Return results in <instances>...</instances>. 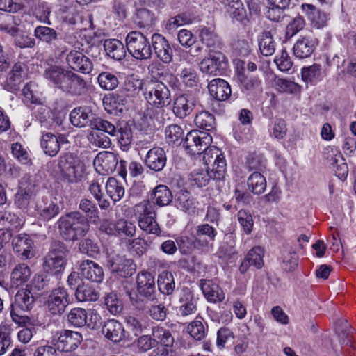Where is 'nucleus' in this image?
Wrapping results in <instances>:
<instances>
[{"label": "nucleus", "instance_id": "nucleus-1", "mask_svg": "<svg viewBox=\"0 0 356 356\" xmlns=\"http://www.w3.org/2000/svg\"><path fill=\"white\" fill-rule=\"evenodd\" d=\"M204 168L194 170L189 176L191 185L197 187L205 186L213 179H223L226 174V161L221 151L212 147L203 156Z\"/></svg>", "mask_w": 356, "mask_h": 356}, {"label": "nucleus", "instance_id": "nucleus-2", "mask_svg": "<svg viewBox=\"0 0 356 356\" xmlns=\"http://www.w3.org/2000/svg\"><path fill=\"white\" fill-rule=\"evenodd\" d=\"M44 77L58 89L72 95H81L87 88L83 78L61 66L49 65L44 71Z\"/></svg>", "mask_w": 356, "mask_h": 356}, {"label": "nucleus", "instance_id": "nucleus-3", "mask_svg": "<svg viewBox=\"0 0 356 356\" xmlns=\"http://www.w3.org/2000/svg\"><path fill=\"white\" fill-rule=\"evenodd\" d=\"M60 234L66 240L74 241L84 236L89 225L84 216L79 211H74L61 216L58 221Z\"/></svg>", "mask_w": 356, "mask_h": 356}, {"label": "nucleus", "instance_id": "nucleus-4", "mask_svg": "<svg viewBox=\"0 0 356 356\" xmlns=\"http://www.w3.org/2000/svg\"><path fill=\"white\" fill-rule=\"evenodd\" d=\"M134 211L138 226L143 231L156 236L161 234L160 227L155 220L154 207L149 201H143L136 204Z\"/></svg>", "mask_w": 356, "mask_h": 356}, {"label": "nucleus", "instance_id": "nucleus-5", "mask_svg": "<svg viewBox=\"0 0 356 356\" xmlns=\"http://www.w3.org/2000/svg\"><path fill=\"white\" fill-rule=\"evenodd\" d=\"M143 95L148 104L156 108L167 106L171 102L170 90L160 81L147 79Z\"/></svg>", "mask_w": 356, "mask_h": 356}, {"label": "nucleus", "instance_id": "nucleus-6", "mask_svg": "<svg viewBox=\"0 0 356 356\" xmlns=\"http://www.w3.org/2000/svg\"><path fill=\"white\" fill-rule=\"evenodd\" d=\"M90 129L88 139L92 146L104 149L110 147L111 140L106 134L114 136L115 127L113 124L102 119L97 120L92 124Z\"/></svg>", "mask_w": 356, "mask_h": 356}, {"label": "nucleus", "instance_id": "nucleus-7", "mask_svg": "<svg viewBox=\"0 0 356 356\" xmlns=\"http://www.w3.org/2000/svg\"><path fill=\"white\" fill-rule=\"evenodd\" d=\"M127 49L137 60H147L152 51L149 40L140 31H131L125 39Z\"/></svg>", "mask_w": 356, "mask_h": 356}, {"label": "nucleus", "instance_id": "nucleus-8", "mask_svg": "<svg viewBox=\"0 0 356 356\" xmlns=\"http://www.w3.org/2000/svg\"><path fill=\"white\" fill-rule=\"evenodd\" d=\"M67 250L62 243L55 244L46 256L43 268L47 273L57 275L62 273L67 263Z\"/></svg>", "mask_w": 356, "mask_h": 356}, {"label": "nucleus", "instance_id": "nucleus-9", "mask_svg": "<svg viewBox=\"0 0 356 356\" xmlns=\"http://www.w3.org/2000/svg\"><path fill=\"white\" fill-rule=\"evenodd\" d=\"M212 137L207 132L193 130L187 134L184 146L191 154H204L214 146L210 147Z\"/></svg>", "mask_w": 356, "mask_h": 356}, {"label": "nucleus", "instance_id": "nucleus-10", "mask_svg": "<svg viewBox=\"0 0 356 356\" xmlns=\"http://www.w3.org/2000/svg\"><path fill=\"white\" fill-rule=\"evenodd\" d=\"M35 183L33 176L26 175L19 182V187L15 195V204L19 209H26L35 194Z\"/></svg>", "mask_w": 356, "mask_h": 356}, {"label": "nucleus", "instance_id": "nucleus-11", "mask_svg": "<svg viewBox=\"0 0 356 356\" xmlns=\"http://www.w3.org/2000/svg\"><path fill=\"white\" fill-rule=\"evenodd\" d=\"M227 65L225 55L219 51L210 50L209 56L200 63V70L205 74L217 75L223 70Z\"/></svg>", "mask_w": 356, "mask_h": 356}, {"label": "nucleus", "instance_id": "nucleus-12", "mask_svg": "<svg viewBox=\"0 0 356 356\" xmlns=\"http://www.w3.org/2000/svg\"><path fill=\"white\" fill-rule=\"evenodd\" d=\"M82 340V335L79 332L70 330L57 333L53 339L57 349L65 352L75 350Z\"/></svg>", "mask_w": 356, "mask_h": 356}, {"label": "nucleus", "instance_id": "nucleus-13", "mask_svg": "<svg viewBox=\"0 0 356 356\" xmlns=\"http://www.w3.org/2000/svg\"><path fill=\"white\" fill-rule=\"evenodd\" d=\"M69 303L68 293L63 287H58L52 290L47 300L49 311L54 315L62 314Z\"/></svg>", "mask_w": 356, "mask_h": 356}, {"label": "nucleus", "instance_id": "nucleus-14", "mask_svg": "<svg viewBox=\"0 0 356 356\" xmlns=\"http://www.w3.org/2000/svg\"><path fill=\"white\" fill-rule=\"evenodd\" d=\"M97 120H102L97 118L92 110L89 106H79L74 108L70 113V120L71 124L76 127H92V124Z\"/></svg>", "mask_w": 356, "mask_h": 356}, {"label": "nucleus", "instance_id": "nucleus-15", "mask_svg": "<svg viewBox=\"0 0 356 356\" xmlns=\"http://www.w3.org/2000/svg\"><path fill=\"white\" fill-rule=\"evenodd\" d=\"M66 63L70 69L83 74H89L92 70V61L81 51L72 49L66 55Z\"/></svg>", "mask_w": 356, "mask_h": 356}, {"label": "nucleus", "instance_id": "nucleus-16", "mask_svg": "<svg viewBox=\"0 0 356 356\" xmlns=\"http://www.w3.org/2000/svg\"><path fill=\"white\" fill-rule=\"evenodd\" d=\"M118 161V156L115 153L103 151L95 156L93 165L98 173L108 175L115 170Z\"/></svg>", "mask_w": 356, "mask_h": 356}, {"label": "nucleus", "instance_id": "nucleus-17", "mask_svg": "<svg viewBox=\"0 0 356 356\" xmlns=\"http://www.w3.org/2000/svg\"><path fill=\"white\" fill-rule=\"evenodd\" d=\"M67 143L65 135H54L51 133H43L40 141L44 153L50 156H56L60 150V145Z\"/></svg>", "mask_w": 356, "mask_h": 356}, {"label": "nucleus", "instance_id": "nucleus-18", "mask_svg": "<svg viewBox=\"0 0 356 356\" xmlns=\"http://www.w3.org/2000/svg\"><path fill=\"white\" fill-rule=\"evenodd\" d=\"M318 40L312 36H300L293 47L294 56L299 59L309 58L315 51Z\"/></svg>", "mask_w": 356, "mask_h": 356}, {"label": "nucleus", "instance_id": "nucleus-19", "mask_svg": "<svg viewBox=\"0 0 356 356\" xmlns=\"http://www.w3.org/2000/svg\"><path fill=\"white\" fill-rule=\"evenodd\" d=\"M152 45L156 56L164 63H169L172 58V49L162 35L154 33L152 36Z\"/></svg>", "mask_w": 356, "mask_h": 356}, {"label": "nucleus", "instance_id": "nucleus-20", "mask_svg": "<svg viewBox=\"0 0 356 356\" xmlns=\"http://www.w3.org/2000/svg\"><path fill=\"white\" fill-rule=\"evenodd\" d=\"M81 277L92 282L99 283L104 280L103 268L91 260L83 261L80 265Z\"/></svg>", "mask_w": 356, "mask_h": 356}, {"label": "nucleus", "instance_id": "nucleus-21", "mask_svg": "<svg viewBox=\"0 0 356 356\" xmlns=\"http://www.w3.org/2000/svg\"><path fill=\"white\" fill-rule=\"evenodd\" d=\"M13 250L24 259L34 256L33 242L26 234H20L13 239Z\"/></svg>", "mask_w": 356, "mask_h": 356}, {"label": "nucleus", "instance_id": "nucleus-22", "mask_svg": "<svg viewBox=\"0 0 356 356\" xmlns=\"http://www.w3.org/2000/svg\"><path fill=\"white\" fill-rule=\"evenodd\" d=\"M301 7L314 28L322 29L327 25L329 14L317 10L312 4L304 3Z\"/></svg>", "mask_w": 356, "mask_h": 356}, {"label": "nucleus", "instance_id": "nucleus-23", "mask_svg": "<svg viewBox=\"0 0 356 356\" xmlns=\"http://www.w3.org/2000/svg\"><path fill=\"white\" fill-rule=\"evenodd\" d=\"M197 298L188 288H183L180 298L178 312L183 316L194 314L197 310Z\"/></svg>", "mask_w": 356, "mask_h": 356}, {"label": "nucleus", "instance_id": "nucleus-24", "mask_svg": "<svg viewBox=\"0 0 356 356\" xmlns=\"http://www.w3.org/2000/svg\"><path fill=\"white\" fill-rule=\"evenodd\" d=\"M166 154L163 148L156 147L149 149L145 156V163L154 171L161 170L166 164Z\"/></svg>", "mask_w": 356, "mask_h": 356}, {"label": "nucleus", "instance_id": "nucleus-25", "mask_svg": "<svg viewBox=\"0 0 356 356\" xmlns=\"http://www.w3.org/2000/svg\"><path fill=\"white\" fill-rule=\"evenodd\" d=\"M137 290L140 295L150 298L155 291L154 275L147 271L138 273L137 276Z\"/></svg>", "mask_w": 356, "mask_h": 356}, {"label": "nucleus", "instance_id": "nucleus-26", "mask_svg": "<svg viewBox=\"0 0 356 356\" xmlns=\"http://www.w3.org/2000/svg\"><path fill=\"white\" fill-rule=\"evenodd\" d=\"M32 275L30 267L24 263L16 265L10 273V284L13 288L25 284Z\"/></svg>", "mask_w": 356, "mask_h": 356}, {"label": "nucleus", "instance_id": "nucleus-27", "mask_svg": "<svg viewBox=\"0 0 356 356\" xmlns=\"http://www.w3.org/2000/svg\"><path fill=\"white\" fill-rule=\"evenodd\" d=\"M208 88L210 95L218 101L227 99L232 92L229 83L222 79H215L211 81Z\"/></svg>", "mask_w": 356, "mask_h": 356}, {"label": "nucleus", "instance_id": "nucleus-28", "mask_svg": "<svg viewBox=\"0 0 356 356\" xmlns=\"http://www.w3.org/2000/svg\"><path fill=\"white\" fill-rule=\"evenodd\" d=\"M105 337L113 342H119L125 337L124 326L119 321L111 319L106 321L102 328Z\"/></svg>", "mask_w": 356, "mask_h": 356}, {"label": "nucleus", "instance_id": "nucleus-29", "mask_svg": "<svg viewBox=\"0 0 356 356\" xmlns=\"http://www.w3.org/2000/svg\"><path fill=\"white\" fill-rule=\"evenodd\" d=\"M201 289L204 297L210 302H222L225 299L223 291L212 280H202Z\"/></svg>", "mask_w": 356, "mask_h": 356}, {"label": "nucleus", "instance_id": "nucleus-30", "mask_svg": "<svg viewBox=\"0 0 356 356\" xmlns=\"http://www.w3.org/2000/svg\"><path fill=\"white\" fill-rule=\"evenodd\" d=\"M23 101L25 104L42 105V92L40 87L34 81L27 83L22 90Z\"/></svg>", "mask_w": 356, "mask_h": 356}, {"label": "nucleus", "instance_id": "nucleus-31", "mask_svg": "<svg viewBox=\"0 0 356 356\" xmlns=\"http://www.w3.org/2000/svg\"><path fill=\"white\" fill-rule=\"evenodd\" d=\"M35 302L33 293L26 287L17 291L15 296V302L13 307L19 308L22 311H29Z\"/></svg>", "mask_w": 356, "mask_h": 356}, {"label": "nucleus", "instance_id": "nucleus-32", "mask_svg": "<svg viewBox=\"0 0 356 356\" xmlns=\"http://www.w3.org/2000/svg\"><path fill=\"white\" fill-rule=\"evenodd\" d=\"M104 48L106 54L114 60H121L126 56V49L119 40H106L104 42Z\"/></svg>", "mask_w": 356, "mask_h": 356}, {"label": "nucleus", "instance_id": "nucleus-33", "mask_svg": "<svg viewBox=\"0 0 356 356\" xmlns=\"http://www.w3.org/2000/svg\"><path fill=\"white\" fill-rule=\"evenodd\" d=\"M25 65L22 63L14 65L6 79L7 90L17 89L19 84L26 78Z\"/></svg>", "mask_w": 356, "mask_h": 356}, {"label": "nucleus", "instance_id": "nucleus-34", "mask_svg": "<svg viewBox=\"0 0 356 356\" xmlns=\"http://www.w3.org/2000/svg\"><path fill=\"white\" fill-rule=\"evenodd\" d=\"M216 235V230L209 224H202L197 227L196 238L201 246H212Z\"/></svg>", "mask_w": 356, "mask_h": 356}, {"label": "nucleus", "instance_id": "nucleus-35", "mask_svg": "<svg viewBox=\"0 0 356 356\" xmlns=\"http://www.w3.org/2000/svg\"><path fill=\"white\" fill-rule=\"evenodd\" d=\"M226 13L233 19L242 21L245 18L246 11L241 0H222Z\"/></svg>", "mask_w": 356, "mask_h": 356}, {"label": "nucleus", "instance_id": "nucleus-36", "mask_svg": "<svg viewBox=\"0 0 356 356\" xmlns=\"http://www.w3.org/2000/svg\"><path fill=\"white\" fill-rule=\"evenodd\" d=\"M199 37L203 44L208 48L215 51L221 47L222 43L219 36L214 32L212 27H202L200 30Z\"/></svg>", "mask_w": 356, "mask_h": 356}, {"label": "nucleus", "instance_id": "nucleus-37", "mask_svg": "<svg viewBox=\"0 0 356 356\" xmlns=\"http://www.w3.org/2000/svg\"><path fill=\"white\" fill-rule=\"evenodd\" d=\"M194 106L193 99L186 95L177 97L173 105V112L177 117L183 118L188 115Z\"/></svg>", "mask_w": 356, "mask_h": 356}, {"label": "nucleus", "instance_id": "nucleus-38", "mask_svg": "<svg viewBox=\"0 0 356 356\" xmlns=\"http://www.w3.org/2000/svg\"><path fill=\"white\" fill-rule=\"evenodd\" d=\"M196 202L189 192L181 191L177 193L175 204L178 209L188 213H193L196 209Z\"/></svg>", "mask_w": 356, "mask_h": 356}, {"label": "nucleus", "instance_id": "nucleus-39", "mask_svg": "<svg viewBox=\"0 0 356 356\" xmlns=\"http://www.w3.org/2000/svg\"><path fill=\"white\" fill-rule=\"evenodd\" d=\"M247 186L248 190L252 193L262 194L266 188V177L259 172H254L248 177Z\"/></svg>", "mask_w": 356, "mask_h": 356}, {"label": "nucleus", "instance_id": "nucleus-40", "mask_svg": "<svg viewBox=\"0 0 356 356\" xmlns=\"http://www.w3.org/2000/svg\"><path fill=\"white\" fill-rule=\"evenodd\" d=\"M59 168L63 179L67 182L76 181L81 177V170L78 165L60 160Z\"/></svg>", "mask_w": 356, "mask_h": 356}, {"label": "nucleus", "instance_id": "nucleus-41", "mask_svg": "<svg viewBox=\"0 0 356 356\" xmlns=\"http://www.w3.org/2000/svg\"><path fill=\"white\" fill-rule=\"evenodd\" d=\"M157 285L161 293L170 295L175 289V282L173 275L170 272H161L157 279Z\"/></svg>", "mask_w": 356, "mask_h": 356}, {"label": "nucleus", "instance_id": "nucleus-42", "mask_svg": "<svg viewBox=\"0 0 356 356\" xmlns=\"http://www.w3.org/2000/svg\"><path fill=\"white\" fill-rule=\"evenodd\" d=\"M179 80L186 86L192 88L195 86L199 81V76L195 67L188 65L180 70L177 74Z\"/></svg>", "mask_w": 356, "mask_h": 356}, {"label": "nucleus", "instance_id": "nucleus-43", "mask_svg": "<svg viewBox=\"0 0 356 356\" xmlns=\"http://www.w3.org/2000/svg\"><path fill=\"white\" fill-rule=\"evenodd\" d=\"M105 188L106 193L114 202L120 200L124 195V188L122 183L114 177L108 179Z\"/></svg>", "mask_w": 356, "mask_h": 356}, {"label": "nucleus", "instance_id": "nucleus-44", "mask_svg": "<svg viewBox=\"0 0 356 356\" xmlns=\"http://www.w3.org/2000/svg\"><path fill=\"white\" fill-rule=\"evenodd\" d=\"M301 76L305 82L316 83L323 77L322 67L319 64L303 67L301 70Z\"/></svg>", "mask_w": 356, "mask_h": 356}, {"label": "nucleus", "instance_id": "nucleus-45", "mask_svg": "<svg viewBox=\"0 0 356 356\" xmlns=\"http://www.w3.org/2000/svg\"><path fill=\"white\" fill-rule=\"evenodd\" d=\"M152 335L155 343H160L162 346L172 347L175 340L170 330L163 327H155L152 330Z\"/></svg>", "mask_w": 356, "mask_h": 356}, {"label": "nucleus", "instance_id": "nucleus-46", "mask_svg": "<svg viewBox=\"0 0 356 356\" xmlns=\"http://www.w3.org/2000/svg\"><path fill=\"white\" fill-rule=\"evenodd\" d=\"M146 81L147 80L140 79L135 75L129 76L124 81V89L128 92V95L134 96L141 90L144 91Z\"/></svg>", "mask_w": 356, "mask_h": 356}, {"label": "nucleus", "instance_id": "nucleus-47", "mask_svg": "<svg viewBox=\"0 0 356 356\" xmlns=\"http://www.w3.org/2000/svg\"><path fill=\"white\" fill-rule=\"evenodd\" d=\"M75 296L79 302L96 301L99 298V293L91 286L78 285Z\"/></svg>", "mask_w": 356, "mask_h": 356}, {"label": "nucleus", "instance_id": "nucleus-48", "mask_svg": "<svg viewBox=\"0 0 356 356\" xmlns=\"http://www.w3.org/2000/svg\"><path fill=\"white\" fill-rule=\"evenodd\" d=\"M259 47L261 53L265 56H271L274 54L275 44L270 31L262 33L259 38Z\"/></svg>", "mask_w": 356, "mask_h": 356}, {"label": "nucleus", "instance_id": "nucleus-49", "mask_svg": "<svg viewBox=\"0 0 356 356\" xmlns=\"http://www.w3.org/2000/svg\"><path fill=\"white\" fill-rule=\"evenodd\" d=\"M152 198L157 205L163 207L171 202L172 195L166 186L159 185L155 188Z\"/></svg>", "mask_w": 356, "mask_h": 356}, {"label": "nucleus", "instance_id": "nucleus-50", "mask_svg": "<svg viewBox=\"0 0 356 356\" xmlns=\"http://www.w3.org/2000/svg\"><path fill=\"white\" fill-rule=\"evenodd\" d=\"M0 222L9 229H19L24 225V220L15 213L9 211H0Z\"/></svg>", "mask_w": 356, "mask_h": 356}, {"label": "nucleus", "instance_id": "nucleus-51", "mask_svg": "<svg viewBox=\"0 0 356 356\" xmlns=\"http://www.w3.org/2000/svg\"><path fill=\"white\" fill-rule=\"evenodd\" d=\"M122 151H128L132 142V131L129 127L125 125L117 131L115 135Z\"/></svg>", "mask_w": 356, "mask_h": 356}, {"label": "nucleus", "instance_id": "nucleus-52", "mask_svg": "<svg viewBox=\"0 0 356 356\" xmlns=\"http://www.w3.org/2000/svg\"><path fill=\"white\" fill-rule=\"evenodd\" d=\"M98 83L101 88L105 90H112L116 88L119 81L118 77L109 72H101L98 76Z\"/></svg>", "mask_w": 356, "mask_h": 356}, {"label": "nucleus", "instance_id": "nucleus-53", "mask_svg": "<svg viewBox=\"0 0 356 356\" xmlns=\"http://www.w3.org/2000/svg\"><path fill=\"white\" fill-rule=\"evenodd\" d=\"M34 35L39 40L50 44L57 38V33L56 30L52 28L38 26L34 30Z\"/></svg>", "mask_w": 356, "mask_h": 356}, {"label": "nucleus", "instance_id": "nucleus-54", "mask_svg": "<svg viewBox=\"0 0 356 356\" xmlns=\"http://www.w3.org/2000/svg\"><path fill=\"white\" fill-rule=\"evenodd\" d=\"M117 236L119 237H133L136 227L134 222L125 219H120L116 222Z\"/></svg>", "mask_w": 356, "mask_h": 356}, {"label": "nucleus", "instance_id": "nucleus-55", "mask_svg": "<svg viewBox=\"0 0 356 356\" xmlns=\"http://www.w3.org/2000/svg\"><path fill=\"white\" fill-rule=\"evenodd\" d=\"M86 310L79 307L72 309L67 315L68 321L74 327L86 325Z\"/></svg>", "mask_w": 356, "mask_h": 356}, {"label": "nucleus", "instance_id": "nucleus-56", "mask_svg": "<svg viewBox=\"0 0 356 356\" xmlns=\"http://www.w3.org/2000/svg\"><path fill=\"white\" fill-rule=\"evenodd\" d=\"M268 131L271 137L277 140L282 139L287 132L285 121L280 118L274 120L269 125Z\"/></svg>", "mask_w": 356, "mask_h": 356}, {"label": "nucleus", "instance_id": "nucleus-57", "mask_svg": "<svg viewBox=\"0 0 356 356\" xmlns=\"http://www.w3.org/2000/svg\"><path fill=\"white\" fill-rule=\"evenodd\" d=\"M136 265L134 264L133 260L125 259L123 257L122 261L120 264L119 266H116L114 262L112 263V271L119 273L122 277L131 276L135 271Z\"/></svg>", "mask_w": 356, "mask_h": 356}, {"label": "nucleus", "instance_id": "nucleus-58", "mask_svg": "<svg viewBox=\"0 0 356 356\" xmlns=\"http://www.w3.org/2000/svg\"><path fill=\"white\" fill-rule=\"evenodd\" d=\"M136 265L134 264L133 260L125 259L123 257L122 261L120 264L119 266H116L114 262L112 263V271L119 273L122 277L131 276L135 271Z\"/></svg>", "mask_w": 356, "mask_h": 356}, {"label": "nucleus", "instance_id": "nucleus-59", "mask_svg": "<svg viewBox=\"0 0 356 356\" xmlns=\"http://www.w3.org/2000/svg\"><path fill=\"white\" fill-rule=\"evenodd\" d=\"M195 123L197 127L210 131L215 124L214 117L207 111H202L196 115Z\"/></svg>", "mask_w": 356, "mask_h": 356}, {"label": "nucleus", "instance_id": "nucleus-60", "mask_svg": "<svg viewBox=\"0 0 356 356\" xmlns=\"http://www.w3.org/2000/svg\"><path fill=\"white\" fill-rule=\"evenodd\" d=\"M13 156L22 164H29L31 162L29 153L26 147L19 143H13L11 145Z\"/></svg>", "mask_w": 356, "mask_h": 356}, {"label": "nucleus", "instance_id": "nucleus-61", "mask_svg": "<svg viewBox=\"0 0 356 356\" xmlns=\"http://www.w3.org/2000/svg\"><path fill=\"white\" fill-rule=\"evenodd\" d=\"M79 209L86 214V218L90 222H95L98 218V209L88 199H82L80 201Z\"/></svg>", "mask_w": 356, "mask_h": 356}, {"label": "nucleus", "instance_id": "nucleus-62", "mask_svg": "<svg viewBox=\"0 0 356 356\" xmlns=\"http://www.w3.org/2000/svg\"><path fill=\"white\" fill-rule=\"evenodd\" d=\"M187 332L195 340H202L206 336V328L201 320L196 318L187 326Z\"/></svg>", "mask_w": 356, "mask_h": 356}, {"label": "nucleus", "instance_id": "nucleus-63", "mask_svg": "<svg viewBox=\"0 0 356 356\" xmlns=\"http://www.w3.org/2000/svg\"><path fill=\"white\" fill-rule=\"evenodd\" d=\"M264 250L259 246L254 247L247 254L245 258L257 268H261L264 265L263 257Z\"/></svg>", "mask_w": 356, "mask_h": 356}, {"label": "nucleus", "instance_id": "nucleus-64", "mask_svg": "<svg viewBox=\"0 0 356 356\" xmlns=\"http://www.w3.org/2000/svg\"><path fill=\"white\" fill-rule=\"evenodd\" d=\"M105 305L112 314L116 315L122 310V301L118 298L117 293H110L105 298Z\"/></svg>", "mask_w": 356, "mask_h": 356}]
</instances>
